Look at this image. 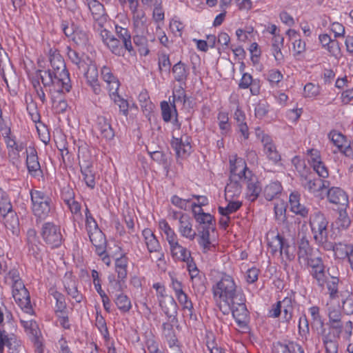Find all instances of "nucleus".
I'll return each mask as SVG.
<instances>
[{"label":"nucleus","mask_w":353,"mask_h":353,"mask_svg":"<svg viewBox=\"0 0 353 353\" xmlns=\"http://www.w3.org/2000/svg\"><path fill=\"white\" fill-rule=\"evenodd\" d=\"M246 159L251 168L248 167L244 161V183L246 185L245 197L252 202L258 198L262 190L261 183L252 170V168L258 163V157L256 152L248 150Z\"/></svg>","instance_id":"obj_1"},{"label":"nucleus","mask_w":353,"mask_h":353,"mask_svg":"<svg viewBox=\"0 0 353 353\" xmlns=\"http://www.w3.org/2000/svg\"><path fill=\"white\" fill-rule=\"evenodd\" d=\"M30 196L34 215L40 219H45L52 208L51 198L44 192L34 190L30 191Z\"/></svg>","instance_id":"obj_2"},{"label":"nucleus","mask_w":353,"mask_h":353,"mask_svg":"<svg viewBox=\"0 0 353 353\" xmlns=\"http://www.w3.org/2000/svg\"><path fill=\"white\" fill-rule=\"evenodd\" d=\"M214 297L216 301H228L236 292V285L232 276L223 274L219 281L212 288Z\"/></svg>","instance_id":"obj_3"},{"label":"nucleus","mask_w":353,"mask_h":353,"mask_svg":"<svg viewBox=\"0 0 353 353\" xmlns=\"http://www.w3.org/2000/svg\"><path fill=\"white\" fill-rule=\"evenodd\" d=\"M37 73L39 75V78L45 88L53 85L57 88V91L59 92H68L71 89L70 81L65 80L64 78L61 76H58V74H54L50 70H37Z\"/></svg>","instance_id":"obj_4"},{"label":"nucleus","mask_w":353,"mask_h":353,"mask_svg":"<svg viewBox=\"0 0 353 353\" xmlns=\"http://www.w3.org/2000/svg\"><path fill=\"white\" fill-rule=\"evenodd\" d=\"M310 225L317 243H323L327 239L328 221L321 212H316L310 216Z\"/></svg>","instance_id":"obj_5"},{"label":"nucleus","mask_w":353,"mask_h":353,"mask_svg":"<svg viewBox=\"0 0 353 353\" xmlns=\"http://www.w3.org/2000/svg\"><path fill=\"white\" fill-rule=\"evenodd\" d=\"M14 330L15 327L13 325L6 330H0V353L3 352L4 346L8 347L9 353L23 351L21 341L12 332Z\"/></svg>","instance_id":"obj_6"},{"label":"nucleus","mask_w":353,"mask_h":353,"mask_svg":"<svg viewBox=\"0 0 353 353\" xmlns=\"http://www.w3.org/2000/svg\"><path fill=\"white\" fill-rule=\"evenodd\" d=\"M42 239L51 248H59L63 241V236L59 225L52 222L45 223L41 228Z\"/></svg>","instance_id":"obj_7"},{"label":"nucleus","mask_w":353,"mask_h":353,"mask_svg":"<svg viewBox=\"0 0 353 353\" xmlns=\"http://www.w3.org/2000/svg\"><path fill=\"white\" fill-rule=\"evenodd\" d=\"M305 263L308 268H311V275L316 281L317 284L321 287H323L327 282V276L325 272V265L321 257L317 254Z\"/></svg>","instance_id":"obj_8"},{"label":"nucleus","mask_w":353,"mask_h":353,"mask_svg":"<svg viewBox=\"0 0 353 353\" xmlns=\"http://www.w3.org/2000/svg\"><path fill=\"white\" fill-rule=\"evenodd\" d=\"M236 159H230V183L225 188V191L229 193H232V196L236 194H240L241 192V182L243 178V170L237 172V167L236 165Z\"/></svg>","instance_id":"obj_9"},{"label":"nucleus","mask_w":353,"mask_h":353,"mask_svg":"<svg viewBox=\"0 0 353 353\" xmlns=\"http://www.w3.org/2000/svg\"><path fill=\"white\" fill-rule=\"evenodd\" d=\"M86 147L81 146L79 148L78 152V159L79 163L81 168V172L83 176V180L85 181L86 185L93 188L95 186V177L94 174L92 170V165L89 162L88 159H85V157L83 154L82 157L81 155V150H86Z\"/></svg>","instance_id":"obj_10"},{"label":"nucleus","mask_w":353,"mask_h":353,"mask_svg":"<svg viewBox=\"0 0 353 353\" xmlns=\"http://www.w3.org/2000/svg\"><path fill=\"white\" fill-rule=\"evenodd\" d=\"M142 234L148 251L150 253L157 254V256H154L157 261L163 260L164 254L161 252V247L152 231L150 229L146 228L143 230Z\"/></svg>","instance_id":"obj_11"},{"label":"nucleus","mask_w":353,"mask_h":353,"mask_svg":"<svg viewBox=\"0 0 353 353\" xmlns=\"http://www.w3.org/2000/svg\"><path fill=\"white\" fill-rule=\"evenodd\" d=\"M171 146L174 150L178 157H184L191 152L190 138L187 135H182L180 138L173 137Z\"/></svg>","instance_id":"obj_12"},{"label":"nucleus","mask_w":353,"mask_h":353,"mask_svg":"<svg viewBox=\"0 0 353 353\" xmlns=\"http://www.w3.org/2000/svg\"><path fill=\"white\" fill-rule=\"evenodd\" d=\"M89 238L95 248V252L99 255L102 256L105 254L106 249V239L103 233L99 230V228L93 229L92 230L88 231Z\"/></svg>","instance_id":"obj_13"},{"label":"nucleus","mask_w":353,"mask_h":353,"mask_svg":"<svg viewBox=\"0 0 353 353\" xmlns=\"http://www.w3.org/2000/svg\"><path fill=\"white\" fill-rule=\"evenodd\" d=\"M50 61L53 69L52 72L54 74H58V76H61L64 78L65 80L70 81L69 72L66 69L64 60L60 54L54 52L50 54Z\"/></svg>","instance_id":"obj_14"},{"label":"nucleus","mask_w":353,"mask_h":353,"mask_svg":"<svg viewBox=\"0 0 353 353\" xmlns=\"http://www.w3.org/2000/svg\"><path fill=\"white\" fill-rule=\"evenodd\" d=\"M96 130L105 140L110 141L114 137V131L112 128L110 122L105 117L100 116L97 117Z\"/></svg>","instance_id":"obj_15"},{"label":"nucleus","mask_w":353,"mask_h":353,"mask_svg":"<svg viewBox=\"0 0 353 353\" xmlns=\"http://www.w3.org/2000/svg\"><path fill=\"white\" fill-rule=\"evenodd\" d=\"M327 199L330 203L341 206L345 209L348 205V197L345 192L339 188H332L327 191Z\"/></svg>","instance_id":"obj_16"},{"label":"nucleus","mask_w":353,"mask_h":353,"mask_svg":"<svg viewBox=\"0 0 353 353\" xmlns=\"http://www.w3.org/2000/svg\"><path fill=\"white\" fill-rule=\"evenodd\" d=\"M4 225L6 232L10 237L19 236L20 234L19 221L16 212H11L3 216Z\"/></svg>","instance_id":"obj_17"},{"label":"nucleus","mask_w":353,"mask_h":353,"mask_svg":"<svg viewBox=\"0 0 353 353\" xmlns=\"http://www.w3.org/2000/svg\"><path fill=\"white\" fill-rule=\"evenodd\" d=\"M229 305H231L232 316L241 329L243 327V303L241 302V297L239 298L238 295L234 294L232 298L228 299V301H225Z\"/></svg>","instance_id":"obj_18"},{"label":"nucleus","mask_w":353,"mask_h":353,"mask_svg":"<svg viewBox=\"0 0 353 353\" xmlns=\"http://www.w3.org/2000/svg\"><path fill=\"white\" fill-rule=\"evenodd\" d=\"M318 254L317 250H314L310 245L308 240L305 237L302 238L299 243L298 258L301 263V261L305 262L310 258Z\"/></svg>","instance_id":"obj_19"},{"label":"nucleus","mask_w":353,"mask_h":353,"mask_svg":"<svg viewBox=\"0 0 353 353\" xmlns=\"http://www.w3.org/2000/svg\"><path fill=\"white\" fill-rule=\"evenodd\" d=\"M179 232L183 236L191 241L196 236V232L192 229L191 219L186 214H182L179 219Z\"/></svg>","instance_id":"obj_20"},{"label":"nucleus","mask_w":353,"mask_h":353,"mask_svg":"<svg viewBox=\"0 0 353 353\" xmlns=\"http://www.w3.org/2000/svg\"><path fill=\"white\" fill-rule=\"evenodd\" d=\"M214 230V226H209L208 228L204 227L199 230L198 242L202 247L203 252H207L215 248L214 245L210 240V232H213Z\"/></svg>","instance_id":"obj_21"},{"label":"nucleus","mask_w":353,"mask_h":353,"mask_svg":"<svg viewBox=\"0 0 353 353\" xmlns=\"http://www.w3.org/2000/svg\"><path fill=\"white\" fill-rule=\"evenodd\" d=\"M304 353L302 347L297 343L288 341L283 343L276 342L273 345V353Z\"/></svg>","instance_id":"obj_22"},{"label":"nucleus","mask_w":353,"mask_h":353,"mask_svg":"<svg viewBox=\"0 0 353 353\" xmlns=\"http://www.w3.org/2000/svg\"><path fill=\"white\" fill-rule=\"evenodd\" d=\"M88 8L92 15L94 20L101 28L104 23L107 21V15L105 12L103 5L99 1L94 3L88 6Z\"/></svg>","instance_id":"obj_23"},{"label":"nucleus","mask_w":353,"mask_h":353,"mask_svg":"<svg viewBox=\"0 0 353 353\" xmlns=\"http://www.w3.org/2000/svg\"><path fill=\"white\" fill-rule=\"evenodd\" d=\"M26 165L28 172L31 175L37 176L40 174H42L40 163L38 161L37 152L33 148L31 149L30 153L27 154Z\"/></svg>","instance_id":"obj_24"},{"label":"nucleus","mask_w":353,"mask_h":353,"mask_svg":"<svg viewBox=\"0 0 353 353\" xmlns=\"http://www.w3.org/2000/svg\"><path fill=\"white\" fill-rule=\"evenodd\" d=\"M289 199L292 212L303 217L307 216L308 210L300 203V194L298 192H292Z\"/></svg>","instance_id":"obj_25"},{"label":"nucleus","mask_w":353,"mask_h":353,"mask_svg":"<svg viewBox=\"0 0 353 353\" xmlns=\"http://www.w3.org/2000/svg\"><path fill=\"white\" fill-rule=\"evenodd\" d=\"M12 296L18 305L27 313H30L32 306L29 292L25 289L18 292L13 293Z\"/></svg>","instance_id":"obj_26"},{"label":"nucleus","mask_w":353,"mask_h":353,"mask_svg":"<svg viewBox=\"0 0 353 353\" xmlns=\"http://www.w3.org/2000/svg\"><path fill=\"white\" fill-rule=\"evenodd\" d=\"M172 72L174 74L175 81L185 83L189 75V68L184 63L180 61L173 65Z\"/></svg>","instance_id":"obj_27"},{"label":"nucleus","mask_w":353,"mask_h":353,"mask_svg":"<svg viewBox=\"0 0 353 353\" xmlns=\"http://www.w3.org/2000/svg\"><path fill=\"white\" fill-rule=\"evenodd\" d=\"M312 321L311 323L312 328L315 330L318 334H325L324 323L319 314V308L317 306H313L310 308Z\"/></svg>","instance_id":"obj_28"},{"label":"nucleus","mask_w":353,"mask_h":353,"mask_svg":"<svg viewBox=\"0 0 353 353\" xmlns=\"http://www.w3.org/2000/svg\"><path fill=\"white\" fill-rule=\"evenodd\" d=\"M160 305L165 314L169 319H172V322L176 320L178 307L176 301L172 297H170L163 302H161Z\"/></svg>","instance_id":"obj_29"},{"label":"nucleus","mask_w":353,"mask_h":353,"mask_svg":"<svg viewBox=\"0 0 353 353\" xmlns=\"http://www.w3.org/2000/svg\"><path fill=\"white\" fill-rule=\"evenodd\" d=\"M283 188L279 181L272 182L267 185L263 190V195L266 200L272 201L282 192Z\"/></svg>","instance_id":"obj_30"},{"label":"nucleus","mask_w":353,"mask_h":353,"mask_svg":"<svg viewBox=\"0 0 353 353\" xmlns=\"http://www.w3.org/2000/svg\"><path fill=\"white\" fill-rule=\"evenodd\" d=\"M192 212L195 219L200 224L198 230H201L204 227L208 228L209 226H214L215 220L210 214L205 212H197L196 210L195 209H194Z\"/></svg>","instance_id":"obj_31"},{"label":"nucleus","mask_w":353,"mask_h":353,"mask_svg":"<svg viewBox=\"0 0 353 353\" xmlns=\"http://www.w3.org/2000/svg\"><path fill=\"white\" fill-rule=\"evenodd\" d=\"M115 30L119 38L122 40L125 49L129 52H132L133 47L131 41V35L128 30L117 25L115 26Z\"/></svg>","instance_id":"obj_32"},{"label":"nucleus","mask_w":353,"mask_h":353,"mask_svg":"<svg viewBox=\"0 0 353 353\" xmlns=\"http://www.w3.org/2000/svg\"><path fill=\"white\" fill-rule=\"evenodd\" d=\"M170 246L172 255L175 259L184 261L188 259V257L191 255L190 252L179 245L178 242Z\"/></svg>","instance_id":"obj_33"},{"label":"nucleus","mask_w":353,"mask_h":353,"mask_svg":"<svg viewBox=\"0 0 353 353\" xmlns=\"http://www.w3.org/2000/svg\"><path fill=\"white\" fill-rule=\"evenodd\" d=\"M11 212H15L12 210V205L11 202L6 194L2 190L0 189V213L1 215L3 217L7 216L8 214H11Z\"/></svg>","instance_id":"obj_34"},{"label":"nucleus","mask_w":353,"mask_h":353,"mask_svg":"<svg viewBox=\"0 0 353 353\" xmlns=\"http://www.w3.org/2000/svg\"><path fill=\"white\" fill-rule=\"evenodd\" d=\"M268 140V138H267L265 141L264 137H263L262 141H265L264 144V152L270 160L272 161L274 163H276L281 159V156L277 152L276 146Z\"/></svg>","instance_id":"obj_35"},{"label":"nucleus","mask_w":353,"mask_h":353,"mask_svg":"<svg viewBox=\"0 0 353 353\" xmlns=\"http://www.w3.org/2000/svg\"><path fill=\"white\" fill-rule=\"evenodd\" d=\"M248 90L252 95L259 94L260 85L259 81L254 80L252 76L248 73H244V90Z\"/></svg>","instance_id":"obj_36"},{"label":"nucleus","mask_w":353,"mask_h":353,"mask_svg":"<svg viewBox=\"0 0 353 353\" xmlns=\"http://www.w3.org/2000/svg\"><path fill=\"white\" fill-rule=\"evenodd\" d=\"M111 52L117 56H124L125 49L120 43V40L115 38L114 36L111 37V39L107 41L105 44Z\"/></svg>","instance_id":"obj_37"},{"label":"nucleus","mask_w":353,"mask_h":353,"mask_svg":"<svg viewBox=\"0 0 353 353\" xmlns=\"http://www.w3.org/2000/svg\"><path fill=\"white\" fill-rule=\"evenodd\" d=\"M286 239L279 234L272 236L271 239H268V245L271 249V253L274 254L281 248L285 245Z\"/></svg>","instance_id":"obj_38"},{"label":"nucleus","mask_w":353,"mask_h":353,"mask_svg":"<svg viewBox=\"0 0 353 353\" xmlns=\"http://www.w3.org/2000/svg\"><path fill=\"white\" fill-rule=\"evenodd\" d=\"M128 259L123 256L116 260L115 269L117 272L118 279L123 280L127 276Z\"/></svg>","instance_id":"obj_39"},{"label":"nucleus","mask_w":353,"mask_h":353,"mask_svg":"<svg viewBox=\"0 0 353 353\" xmlns=\"http://www.w3.org/2000/svg\"><path fill=\"white\" fill-rule=\"evenodd\" d=\"M114 298V302L121 311L126 312L130 310L132 307L131 302L126 295L121 292L119 294H116Z\"/></svg>","instance_id":"obj_40"},{"label":"nucleus","mask_w":353,"mask_h":353,"mask_svg":"<svg viewBox=\"0 0 353 353\" xmlns=\"http://www.w3.org/2000/svg\"><path fill=\"white\" fill-rule=\"evenodd\" d=\"M328 137L334 145L338 148L339 151H342V149L347 143L345 137L341 132H338L336 130H332L329 133Z\"/></svg>","instance_id":"obj_41"},{"label":"nucleus","mask_w":353,"mask_h":353,"mask_svg":"<svg viewBox=\"0 0 353 353\" xmlns=\"http://www.w3.org/2000/svg\"><path fill=\"white\" fill-rule=\"evenodd\" d=\"M230 102L234 105L233 108H236V111L234 112V119H236L237 122L239 123L238 125L239 132H241L243 134V121H241V117H243V112L241 110L239 106L238 96L235 94H232L230 97Z\"/></svg>","instance_id":"obj_42"},{"label":"nucleus","mask_w":353,"mask_h":353,"mask_svg":"<svg viewBox=\"0 0 353 353\" xmlns=\"http://www.w3.org/2000/svg\"><path fill=\"white\" fill-rule=\"evenodd\" d=\"M334 252L335 256L339 259L349 258L353 252V245L339 243L336 245Z\"/></svg>","instance_id":"obj_43"},{"label":"nucleus","mask_w":353,"mask_h":353,"mask_svg":"<svg viewBox=\"0 0 353 353\" xmlns=\"http://www.w3.org/2000/svg\"><path fill=\"white\" fill-rule=\"evenodd\" d=\"M52 295L56 300V314H65L66 305L64 296L56 290L52 292Z\"/></svg>","instance_id":"obj_44"},{"label":"nucleus","mask_w":353,"mask_h":353,"mask_svg":"<svg viewBox=\"0 0 353 353\" xmlns=\"http://www.w3.org/2000/svg\"><path fill=\"white\" fill-rule=\"evenodd\" d=\"M31 328L30 332L32 335V341L34 344V347H35L36 353H43V345L41 340L39 336L37 335L38 332L37 330V325L35 323L34 324L31 323Z\"/></svg>","instance_id":"obj_45"},{"label":"nucleus","mask_w":353,"mask_h":353,"mask_svg":"<svg viewBox=\"0 0 353 353\" xmlns=\"http://www.w3.org/2000/svg\"><path fill=\"white\" fill-rule=\"evenodd\" d=\"M282 310L283 311V318L285 321L289 322L292 320L293 314L292 300L291 298L285 297L282 301Z\"/></svg>","instance_id":"obj_46"},{"label":"nucleus","mask_w":353,"mask_h":353,"mask_svg":"<svg viewBox=\"0 0 353 353\" xmlns=\"http://www.w3.org/2000/svg\"><path fill=\"white\" fill-rule=\"evenodd\" d=\"M65 288L68 295L71 296L77 303L82 300V296L79 293L75 283L72 281L65 284Z\"/></svg>","instance_id":"obj_47"},{"label":"nucleus","mask_w":353,"mask_h":353,"mask_svg":"<svg viewBox=\"0 0 353 353\" xmlns=\"http://www.w3.org/2000/svg\"><path fill=\"white\" fill-rule=\"evenodd\" d=\"M350 219L348 217L346 211L340 208L339 216L336 221L337 228L341 230H345L350 226Z\"/></svg>","instance_id":"obj_48"},{"label":"nucleus","mask_w":353,"mask_h":353,"mask_svg":"<svg viewBox=\"0 0 353 353\" xmlns=\"http://www.w3.org/2000/svg\"><path fill=\"white\" fill-rule=\"evenodd\" d=\"M173 101L172 103H170L171 106L174 110V112L176 114V110L175 106V102H181L183 104H185L186 102L187 96L185 93V90L182 87H179V89L176 90L173 92Z\"/></svg>","instance_id":"obj_49"},{"label":"nucleus","mask_w":353,"mask_h":353,"mask_svg":"<svg viewBox=\"0 0 353 353\" xmlns=\"http://www.w3.org/2000/svg\"><path fill=\"white\" fill-rule=\"evenodd\" d=\"M312 167L314 170L318 174L320 177L323 179L328 176V171L323 163L320 160L315 158L312 159Z\"/></svg>","instance_id":"obj_50"},{"label":"nucleus","mask_w":353,"mask_h":353,"mask_svg":"<svg viewBox=\"0 0 353 353\" xmlns=\"http://www.w3.org/2000/svg\"><path fill=\"white\" fill-rule=\"evenodd\" d=\"M151 158L154 160L162 164L164 168L168 172L170 163L168 160L166 155L162 151H153L150 152Z\"/></svg>","instance_id":"obj_51"},{"label":"nucleus","mask_w":353,"mask_h":353,"mask_svg":"<svg viewBox=\"0 0 353 353\" xmlns=\"http://www.w3.org/2000/svg\"><path fill=\"white\" fill-rule=\"evenodd\" d=\"M324 336L323 343L326 353H337L338 343L335 338L332 339L331 336Z\"/></svg>","instance_id":"obj_52"},{"label":"nucleus","mask_w":353,"mask_h":353,"mask_svg":"<svg viewBox=\"0 0 353 353\" xmlns=\"http://www.w3.org/2000/svg\"><path fill=\"white\" fill-rule=\"evenodd\" d=\"M305 180L306 182L303 185V187L307 189L309 192L314 193L321 190V179H311L310 177L306 176L305 177Z\"/></svg>","instance_id":"obj_53"},{"label":"nucleus","mask_w":353,"mask_h":353,"mask_svg":"<svg viewBox=\"0 0 353 353\" xmlns=\"http://www.w3.org/2000/svg\"><path fill=\"white\" fill-rule=\"evenodd\" d=\"M84 76L88 83L98 82V70L96 66L94 65H88Z\"/></svg>","instance_id":"obj_54"},{"label":"nucleus","mask_w":353,"mask_h":353,"mask_svg":"<svg viewBox=\"0 0 353 353\" xmlns=\"http://www.w3.org/2000/svg\"><path fill=\"white\" fill-rule=\"evenodd\" d=\"M133 41L137 46L140 47L139 51L141 54L144 56L148 54L149 50L145 47L146 39L144 37L139 35L134 36L133 37Z\"/></svg>","instance_id":"obj_55"},{"label":"nucleus","mask_w":353,"mask_h":353,"mask_svg":"<svg viewBox=\"0 0 353 353\" xmlns=\"http://www.w3.org/2000/svg\"><path fill=\"white\" fill-rule=\"evenodd\" d=\"M179 303L183 306V309L185 310H187L188 312V314L190 315V318H192L193 314V305L192 303V301L188 299V295L186 294L179 296L177 298Z\"/></svg>","instance_id":"obj_56"},{"label":"nucleus","mask_w":353,"mask_h":353,"mask_svg":"<svg viewBox=\"0 0 353 353\" xmlns=\"http://www.w3.org/2000/svg\"><path fill=\"white\" fill-rule=\"evenodd\" d=\"M133 14L134 26L137 28H143L145 23V13L142 10L134 12Z\"/></svg>","instance_id":"obj_57"},{"label":"nucleus","mask_w":353,"mask_h":353,"mask_svg":"<svg viewBox=\"0 0 353 353\" xmlns=\"http://www.w3.org/2000/svg\"><path fill=\"white\" fill-rule=\"evenodd\" d=\"M124 284V279L121 280L118 279V281L112 282L111 284H108V291L111 295L116 296L123 291V286Z\"/></svg>","instance_id":"obj_58"},{"label":"nucleus","mask_w":353,"mask_h":353,"mask_svg":"<svg viewBox=\"0 0 353 353\" xmlns=\"http://www.w3.org/2000/svg\"><path fill=\"white\" fill-rule=\"evenodd\" d=\"M347 293L348 294L347 296L342 301V308L344 312L349 315L353 313V296L349 292Z\"/></svg>","instance_id":"obj_59"},{"label":"nucleus","mask_w":353,"mask_h":353,"mask_svg":"<svg viewBox=\"0 0 353 353\" xmlns=\"http://www.w3.org/2000/svg\"><path fill=\"white\" fill-rule=\"evenodd\" d=\"M161 108L163 121L165 122L170 121L172 117L171 106L167 101H164L161 103Z\"/></svg>","instance_id":"obj_60"},{"label":"nucleus","mask_w":353,"mask_h":353,"mask_svg":"<svg viewBox=\"0 0 353 353\" xmlns=\"http://www.w3.org/2000/svg\"><path fill=\"white\" fill-rule=\"evenodd\" d=\"M85 223H86V228L87 230H92L93 229H96L98 227V225L94 219V217L92 216L88 208L86 206L85 208Z\"/></svg>","instance_id":"obj_61"},{"label":"nucleus","mask_w":353,"mask_h":353,"mask_svg":"<svg viewBox=\"0 0 353 353\" xmlns=\"http://www.w3.org/2000/svg\"><path fill=\"white\" fill-rule=\"evenodd\" d=\"M327 324L329 325L330 329L333 330L332 337L339 338L343 329L342 321H337V323L328 322Z\"/></svg>","instance_id":"obj_62"},{"label":"nucleus","mask_w":353,"mask_h":353,"mask_svg":"<svg viewBox=\"0 0 353 353\" xmlns=\"http://www.w3.org/2000/svg\"><path fill=\"white\" fill-rule=\"evenodd\" d=\"M338 284L339 279L336 277H332V281L327 282V290L331 299L335 298L338 292Z\"/></svg>","instance_id":"obj_63"},{"label":"nucleus","mask_w":353,"mask_h":353,"mask_svg":"<svg viewBox=\"0 0 353 353\" xmlns=\"http://www.w3.org/2000/svg\"><path fill=\"white\" fill-rule=\"evenodd\" d=\"M282 311V301L273 304L268 311V316L272 318H277L281 315Z\"/></svg>","instance_id":"obj_64"}]
</instances>
